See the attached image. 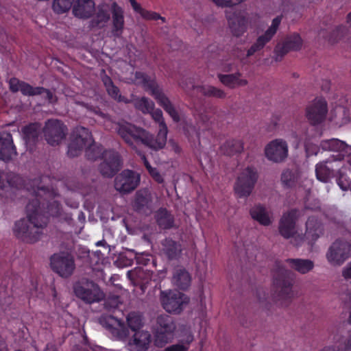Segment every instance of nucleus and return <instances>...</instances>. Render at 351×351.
<instances>
[{"instance_id": "obj_1", "label": "nucleus", "mask_w": 351, "mask_h": 351, "mask_svg": "<svg viewBox=\"0 0 351 351\" xmlns=\"http://www.w3.org/2000/svg\"><path fill=\"white\" fill-rule=\"evenodd\" d=\"M40 204L37 197L30 200L26 206L27 219L15 222L14 235L24 242L33 243L38 241L47 226L48 216L42 213Z\"/></svg>"}, {"instance_id": "obj_2", "label": "nucleus", "mask_w": 351, "mask_h": 351, "mask_svg": "<svg viewBox=\"0 0 351 351\" xmlns=\"http://www.w3.org/2000/svg\"><path fill=\"white\" fill-rule=\"evenodd\" d=\"M321 148L324 151L336 153L328 158L334 161H346L349 165L343 164L339 169L337 183L343 191H351V146L337 138L322 141Z\"/></svg>"}, {"instance_id": "obj_3", "label": "nucleus", "mask_w": 351, "mask_h": 351, "mask_svg": "<svg viewBox=\"0 0 351 351\" xmlns=\"http://www.w3.org/2000/svg\"><path fill=\"white\" fill-rule=\"evenodd\" d=\"M115 130L123 141L132 148L143 145L154 150L161 149L158 147L155 137L143 128L131 123L121 122L116 125Z\"/></svg>"}, {"instance_id": "obj_4", "label": "nucleus", "mask_w": 351, "mask_h": 351, "mask_svg": "<svg viewBox=\"0 0 351 351\" xmlns=\"http://www.w3.org/2000/svg\"><path fill=\"white\" fill-rule=\"evenodd\" d=\"M134 78L136 82L141 84L144 89L149 92L167 113L175 122L180 121V116L173 104L169 97L164 93L162 88L159 86L154 78H152L147 74L142 71H136Z\"/></svg>"}, {"instance_id": "obj_5", "label": "nucleus", "mask_w": 351, "mask_h": 351, "mask_svg": "<svg viewBox=\"0 0 351 351\" xmlns=\"http://www.w3.org/2000/svg\"><path fill=\"white\" fill-rule=\"evenodd\" d=\"M273 286L278 300L290 299L292 295V287L294 282L293 273L285 267L281 261H276L271 270Z\"/></svg>"}, {"instance_id": "obj_6", "label": "nucleus", "mask_w": 351, "mask_h": 351, "mask_svg": "<svg viewBox=\"0 0 351 351\" xmlns=\"http://www.w3.org/2000/svg\"><path fill=\"white\" fill-rule=\"evenodd\" d=\"M8 84L10 90L13 93L20 91L23 95L29 97L44 95V99L49 103L54 104L57 101V98L53 93L49 89L43 86L34 87L29 83L14 77L9 80Z\"/></svg>"}, {"instance_id": "obj_7", "label": "nucleus", "mask_w": 351, "mask_h": 351, "mask_svg": "<svg viewBox=\"0 0 351 351\" xmlns=\"http://www.w3.org/2000/svg\"><path fill=\"white\" fill-rule=\"evenodd\" d=\"M176 323L172 316L163 314L157 317L155 325V343L162 347L173 337L176 330Z\"/></svg>"}, {"instance_id": "obj_8", "label": "nucleus", "mask_w": 351, "mask_h": 351, "mask_svg": "<svg viewBox=\"0 0 351 351\" xmlns=\"http://www.w3.org/2000/svg\"><path fill=\"white\" fill-rule=\"evenodd\" d=\"M73 291L77 298L87 304L99 302L103 298L99 286L86 278L76 282L73 285Z\"/></svg>"}, {"instance_id": "obj_9", "label": "nucleus", "mask_w": 351, "mask_h": 351, "mask_svg": "<svg viewBox=\"0 0 351 351\" xmlns=\"http://www.w3.org/2000/svg\"><path fill=\"white\" fill-rule=\"evenodd\" d=\"M258 173L256 168L247 167L237 177L234 190L239 197H247L252 192L258 180Z\"/></svg>"}, {"instance_id": "obj_10", "label": "nucleus", "mask_w": 351, "mask_h": 351, "mask_svg": "<svg viewBox=\"0 0 351 351\" xmlns=\"http://www.w3.org/2000/svg\"><path fill=\"white\" fill-rule=\"evenodd\" d=\"M51 269L62 278L70 277L75 269V258L68 252H60L50 257Z\"/></svg>"}, {"instance_id": "obj_11", "label": "nucleus", "mask_w": 351, "mask_h": 351, "mask_svg": "<svg viewBox=\"0 0 351 351\" xmlns=\"http://www.w3.org/2000/svg\"><path fill=\"white\" fill-rule=\"evenodd\" d=\"M93 141L88 129L82 126L76 127L73 131L71 142L68 145V156L71 158L78 156L83 149L88 147Z\"/></svg>"}, {"instance_id": "obj_12", "label": "nucleus", "mask_w": 351, "mask_h": 351, "mask_svg": "<svg viewBox=\"0 0 351 351\" xmlns=\"http://www.w3.org/2000/svg\"><path fill=\"white\" fill-rule=\"evenodd\" d=\"M43 132L47 143L56 146L66 138L67 128L58 119H49L45 122Z\"/></svg>"}, {"instance_id": "obj_13", "label": "nucleus", "mask_w": 351, "mask_h": 351, "mask_svg": "<svg viewBox=\"0 0 351 351\" xmlns=\"http://www.w3.org/2000/svg\"><path fill=\"white\" fill-rule=\"evenodd\" d=\"M160 302L163 308L169 312L180 313L184 308V306L189 302V298L185 294L179 291L160 292Z\"/></svg>"}, {"instance_id": "obj_14", "label": "nucleus", "mask_w": 351, "mask_h": 351, "mask_svg": "<svg viewBox=\"0 0 351 351\" xmlns=\"http://www.w3.org/2000/svg\"><path fill=\"white\" fill-rule=\"evenodd\" d=\"M101 159H103V162L99 165V170L104 177H113L121 168V156L114 150H106Z\"/></svg>"}, {"instance_id": "obj_15", "label": "nucleus", "mask_w": 351, "mask_h": 351, "mask_svg": "<svg viewBox=\"0 0 351 351\" xmlns=\"http://www.w3.org/2000/svg\"><path fill=\"white\" fill-rule=\"evenodd\" d=\"M351 254V245L344 241L336 240L330 246L326 257L329 263L334 265H341Z\"/></svg>"}, {"instance_id": "obj_16", "label": "nucleus", "mask_w": 351, "mask_h": 351, "mask_svg": "<svg viewBox=\"0 0 351 351\" xmlns=\"http://www.w3.org/2000/svg\"><path fill=\"white\" fill-rule=\"evenodd\" d=\"M264 152L267 160L275 163H280L288 156V145L283 139H274L265 146Z\"/></svg>"}, {"instance_id": "obj_17", "label": "nucleus", "mask_w": 351, "mask_h": 351, "mask_svg": "<svg viewBox=\"0 0 351 351\" xmlns=\"http://www.w3.org/2000/svg\"><path fill=\"white\" fill-rule=\"evenodd\" d=\"M140 182V177L134 171L125 169L117 176L114 188L121 193H130L134 190Z\"/></svg>"}, {"instance_id": "obj_18", "label": "nucleus", "mask_w": 351, "mask_h": 351, "mask_svg": "<svg viewBox=\"0 0 351 351\" xmlns=\"http://www.w3.org/2000/svg\"><path fill=\"white\" fill-rule=\"evenodd\" d=\"M327 112V102L322 98H315L306 110V117L313 125L322 123L326 119Z\"/></svg>"}, {"instance_id": "obj_19", "label": "nucleus", "mask_w": 351, "mask_h": 351, "mask_svg": "<svg viewBox=\"0 0 351 351\" xmlns=\"http://www.w3.org/2000/svg\"><path fill=\"white\" fill-rule=\"evenodd\" d=\"M282 21V16H278L272 20L271 26L267 29L264 34L258 37L256 41L250 47L247 51V56L250 57L256 52L261 50L265 45L269 43L276 34Z\"/></svg>"}, {"instance_id": "obj_20", "label": "nucleus", "mask_w": 351, "mask_h": 351, "mask_svg": "<svg viewBox=\"0 0 351 351\" xmlns=\"http://www.w3.org/2000/svg\"><path fill=\"white\" fill-rule=\"evenodd\" d=\"M300 216L298 209H291L283 214L279 223L280 234L285 239H289L296 233L295 224Z\"/></svg>"}, {"instance_id": "obj_21", "label": "nucleus", "mask_w": 351, "mask_h": 351, "mask_svg": "<svg viewBox=\"0 0 351 351\" xmlns=\"http://www.w3.org/2000/svg\"><path fill=\"white\" fill-rule=\"evenodd\" d=\"M101 322L112 335L118 339H125L129 335V330L121 319L107 315L101 318Z\"/></svg>"}, {"instance_id": "obj_22", "label": "nucleus", "mask_w": 351, "mask_h": 351, "mask_svg": "<svg viewBox=\"0 0 351 351\" xmlns=\"http://www.w3.org/2000/svg\"><path fill=\"white\" fill-rule=\"evenodd\" d=\"M226 19L232 34L237 37L243 35L247 30L248 21L241 11H226Z\"/></svg>"}, {"instance_id": "obj_23", "label": "nucleus", "mask_w": 351, "mask_h": 351, "mask_svg": "<svg viewBox=\"0 0 351 351\" xmlns=\"http://www.w3.org/2000/svg\"><path fill=\"white\" fill-rule=\"evenodd\" d=\"M302 45V40L298 34L287 36L282 45L278 44L275 48L276 60H280L290 51L300 50Z\"/></svg>"}, {"instance_id": "obj_24", "label": "nucleus", "mask_w": 351, "mask_h": 351, "mask_svg": "<svg viewBox=\"0 0 351 351\" xmlns=\"http://www.w3.org/2000/svg\"><path fill=\"white\" fill-rule=\"evenodd\" d=\"M16 155L12 134L7 132H0V160L8 162Z\"/></svg>"}, {"instance_id": "obj_25", "label": "nucleus", "mask_w": 351, "mask_h": 351, "mask_svg": "<svg viewBox=\"0 0 351 351\" xmlns=\"http://www.w3.org/2000/svg\"><path fill=\"white\" fill-rule=\"evenodd\" d=\"M22 132L27 149L33 152L41 134V125L38 123H31L23 127Z\"/></svg>"}, {"instance_id": "obj_26", "label": "nucleus", "mask_w": 351, "mask_h": 351, "mask_svg": "<svg viewBox=\"0 0 351 351\" xmlns=\"http://www.w3.org/2000/svg\"><path fill=\"white\" fill-rule=\"evenodd\" d=\"M152 119L158 123L159 131L157 136L155 137L156 141L158 142V147L163 148L167 143V137L168 129L163 118L162 112L160 109L153 110L149 112Z\"/></svg>"}, {"instance_id": "obj_27", "label": "nucleus", "mask_w": 351, "mask_h": 351, "mask_svg": "<svg viewBox=\"0 0 351 351\" xmlns=\"http://www.w3.org/2000/svg\"><path fill=\"white\" fill-rule=\"evenodd\" d=\"M151 342V335L148 332H135L133 338L127 345L130 351H145L148 349Z\"/></svg>"}, {"instance_id": "obj_28", "label": "nucleus", "mask_w": 351, "mask_h": 351, "mask_svg": "<svg viewBox=\"0 0 351 351\" xmlns=\"http://www.w3.org/2000/svg\"><path fill=\"white\" fill-rule=\"evenodd\" d=\"M95 10L93 0H77L73 5V14L79 19L90 18Z\"/></svg>"}, {"instance_id": "obj_29", "label": "nucleus", "mask_w": 351, "mask_h": 351, "mask_svg": "<svg viewBox=\"0 0 351 351\" xmlns=\"http://www.w3.org/2000/svg\"><path fill=\"white\" fill-rule=\"evenodd\" d=\"M112 14V34L114 37L121 36L124 28V16L123 9L116 2L111 4Z\"/></svg>"}, {"instance_id": "obj_30", "label": "nucleus", "mask_w": 351, "mask_h": 351, "mask_svg": "<svg viewBox=\"0 0 351 351\" xmlns=\"http://www.w3.org/2000/svg\"><path fill=\"white\" fill-rule=\"evenodd\" d=\"M161 252L168 260H176L182 252V245L171 238H166L161 241Z\"/></svg>"}, {"instance_id": "obj_31", "label": "nucleus", "mask_w": 351, "mask_h": 351, "mask_svg": "<svg viewBox=\"0 0 351 351\" xmlns=\"http://www.w3.org/2000/svg\"><path fill=\"white\" fill-rule=\"evenodd\" d=\"M134 208L136 211L146 215L152 212V199L149 193L146 191H138L136 193L134 202Z\"/></svg>"}, {"instance_id": "obj_32", "label": "nucleus", "mask_w": 351, "mask_h": 351, "mask_svg": "<svg viewBox=\"0 0 351 351\" xmlns=\"http://www.w3.org/2000/svg\"><path fill=\"white\" fill-rule=\"evenodd\" d=\"M333 162L330 158H327L316 165L315 174L317 180L326 183L334 177V167L331 165Z\"/></svg>"}, {"instance_id": "obj_33", "label": "nucleus", "mask_w": 351, "mask_h": 351, "mask_svg": "<svg viewBox=\"0 0 351 351\" xmlns=\"http://www.w3.org/2000/svg\"><path fill=\"white\" fill-rule=\"evenodd\" d=\"M157 225L163 230H169L174 226L173 215L165 208H160L154 215Z\"/></svg>"}, {"instance_id": "obj_34", "label": "nucleus", "mask_w": 351, "mask_h": 351, "mask_svg": "<svg viewBox=\"0 0 351 351\" xmlns=\"http://www.w3.org/2000/svg\"><path fill=\"white\" fill-rule=\"evenodd\" d=\"M172 282L178 289L184 291L191 285V276L185 269L178 268L174 271Z\"/></svg>"}, {"instance_id": "obj_35", "label": "nucleus", "mask_w": 351, "mask_h": 351, "mask_svg": "<svg viewBox=\"0 0 351 351\" xmlns=\"http://www.w3.org/2000/svg\"><path fill=\"white\" fill-rule=\"evenodd\" d=\"M241 73L237 72L232 74H218L219 81L230 88L244 86L248 84L247 80L241 79Z\"/></svg>"}, {"instance_id": "obj_36", "label": "nucleus", "mask_w": 351, "mask_h": 351, "mask_svg": "<svg viewBox=\"0 0 351 351\" xmlns=\"http://www.w3.org/2000/svg\"><path fill=\"white\" fill-rule=\"evenodd\" d=\"M323 232L322 224L317 217L311 216L306 222V233L313 241H316Z\"/></svg>"}, {"instance_id": "obj_37", "label": "nucleus", "mask_w": 351, "mask_h": 351, "mask_svg": "<svg viewBox=\"0 0 351 351\" xmlns=\"http://www.w3.org/2000/svg\"><path fill=\"white\" fill-rule=\"evenodd\" d=\"M285 261L291 269L302 274H307L314 267L313 261L309 259L287 258Z\"/></svg>"}, {"instance_id": "obj_38", "label": "nucleus", "mask_w": 351, "mask_h": 351, "mask_svg": "<svg viewBox=\"0 0 351 351\" xmlns=\"http://www.w3.org/2000/svg\"><path fill=\"white\" fill-rule=\"evenodd\" d=\"M21 178L14 173H0V189L12 190L21 184Z\"/></svg>"}, {"instance_id": "obj_39", "label": "nucleus", "mask_w": 351, "mask_h": 351, "mask_svg": "<svg viewBox=\"0 0 351 351\" xmlns=\"http://www.w3.org/2000/svg\"><path fill=\"white\" fill-rule=\"evenodd\" d=\"M250 213L253 219L256 220L263 226H267L271 223L265 208L261 204L253 206L250 209Z\"/></svg>"}, {"instance_id": "obj_40", "label": "nucleus", "mask_w": 351, "mask_h": 351, "mask_svg": "<svg viewBox=\"0 0 351 351\" xmlns=\"http://www.w3.org/2000/svg\"><path fill=\"white\" fill-rule=\"evenodd\" d=\"M220 149L225 155L233 156L243 152V143L238 139L228 140L220 147Z\"/></svg>"}, {"instance_id": "obj_41", "label": "nucleus", "mask_w": 351, "mask_h": 351, "mask_svg": "<svg viewBox=\"0 0 351 351\" xmlns=\"http://www.w3.org/2000/svg\"><path fill=\"white\" fill-rule=\"evenodd\" d=\"M299 177L298 170L287 169L282 171L280 180L285 188H293L296 186Z\"/></svg>"}, {"instance_id": "obj_42", "label": "nucleus", "mask_w": 351, "mask_h": 351, "mask_svg": "<svg viewBox=\"0 0 351 351\" xmlns=\"http://www.w3.org/2000/svg\"><path fill=\"white\" fill-rule=\"evenodd\" d=\"M110 19L109 10L104 5H99L95 18L92 20L93 27H103Z\"/></svg>"}, {"instance_id": "obj_43", "label": "nucleus", "mask_w": 351, "mask_h": 351, "mask_svg": "<svg viewBox=\"0 0 351 351\" xmlns=\"http://www.w3.org/2000/svg\"><path fill=\"white\" fill-rule=\"evenodd\" d=\"M134 108L143 114L151 112L154 108V103L146 97H136L133 99Z\"/></svg>"}, {"instance_id": "obj_44", "label": "nucleus", "mask_w": 351, "mask_h": 351, "mask_svg": "<svg viewBox=\"0 0 351 351\" xmlns=\"http://www.w3.org/2000/svg\"><path fill=\"white\" fill-rule=\"evenodd\" d=\"M106 149L100 144H97L93 141L85 149L86 157L90 160H96L103 158V154Z\"/></svg>"}, {"instance_id": "obj_45", "label": "nucleus", "mask_w": 351, "mask_h": 351, "mask_svg": "<svg viewBox=\"0 0 351 351\" xmlns=\"http://www.w3.org/2000/svg\"><path fill=\"white\" fill-rule=\"evenodd\" d=\"M196 88L198 92L206 97L223 99L226 96L223 90L213 86H199Z\"/></svg>"}, {"instance_id": "obj_46", "label": "nucleus", "mask_w": 351, "mask_h": 351, "mask_svg": "<svg viewBox=\"0 0 351 351\" xmlns=\"http://www.w3.org/2000/svg\"><path fill=\"white\" fill-rule=\"evenodd\" d=\"M74 4V0H53L52 8L57 14L68 12Z\"/></svg>"}, {"instance_id": "obj_47", "label": "nucleus", "mask_w": 351, "mask_h": 351, "mask_svg": "<svg viewBox=\"0 0 351 351\" xmlns=\"http://www.w3.org/2000/svg\"><path fill=\"white\" fill-rule=\"evenodd\" d=\"M127 322L128 327L134 332L138 331L143 326L141 316L136 312H131L128 315Z\"/></svg>"}, {"instance_id": "obj_48", "label": "nucleus", "mask_w": 351, "mask_h": 351, "mask_svg": "<svg viewBox=\"0 0 351 351\" xmlns=\"http://www.w3.org/2000/svg\"><path fill=\"white\" fill-rule=\"evenodd\" d=\"M62 206L59 202L52 200L47 203V210L45 212L49 216L58 217L60 215Z\"/></svg>"}, {"instance_id": "obj_49", "label": "nucleus", "mask_w": 351, "mask_h": 351, "mask_svg": "<svg viewBox=\"0 0 351 351\" xmlns=\"http://www.w3.org/2000/svg\"><path fill=\"white\" fill-rule=\"evenodd\" d=\"M121 304V298L119 295H108L104 301V307L108 311L116 309Z\"/></svg>"}, {"instance_id": "obj_50", "label": "nucleus", "mask_w": 351, "mask_h": 351, "mask_svg": "<svg viewBox=\"0 0 351 351\" xmlns=\"http://www.w3.org/2000/svg\"><path fill=\"white\" fill-rule=\"evenodd\" d=\"M141 16L145 20L157 21L160 19L162 23H165L166 21L165 18L161 16L158 13L153 11H149L145 9H144Z\"/></svg>"}, {"instance_id": "obj_51", "label": "nucleus", "mask_w": 351, "mask_h": 351, "mask_svg": "<svg viewBox=\"0 0 351 351\" xmlns=\"http://www.w3.org/2000/svg\"><path fill=\"white\" fill-rule=\"evenodd\" d=\"M346 30V27L344 25L336 27L335 29L333 31L332 35L328 38V40L331 43L337 42L343 36Z\"/></svg>"}, {"instance_id": "obj_52", "label": "nucleus", "mask_w": 351, "mask_h": 351, "mask_svg": "<svg viewBox=\"0 0 351 351\" xmlns=\"http://www.w3.org/2000/svg\"><path fill=\"white\" fill-rule=\"evenodd\" d=\"M216 5L221 8H232L245 0H211Z\"/></svg>"}, {"instance_id": "obj_53", "label": "nucleus", "mask_w": 351, "mask_h": 351, "mask_svg": "<svg viewBox=\"0 0 351 351\" xmlns=\"http://www.w3.org/2000/svg\"><path fill=\"white\" fill-rule=\"evenodd\" d=\"M148 172L150 176L154 179L155 182H156L158 184L164 183V178L156 168L152 167L151 169L148 171Z\"/></svg>"}, {"instance_id": "obj_54", "label": "nucleus", "mask_w": 351, "mask_h": 351, "mask_svg": "<svg viewBox=\"0 0 351 351\" xmlns=\"http://www.w3.org/2000/svg\"><path fill=\"white\" fill-rule=\"evenodd\" d=\"M108 94L114 100H117L119 97H120V90L117 86L114 84L110 86V87L106 88Z\"/></svg>"}, {"instance_id": "obj_55", "label": "nucleus", "mask_w": 351, "mask_h": 351, "mask_svg": "<svg viewBox=\"0 0 351 351\" xmlns=\"http://www.w3.org/2000/svg\"><path fill=\"white\" fill-rule=\"evenodd\" d=\"M189 346L181 343H176L167 347L164 351H188Z\"/></svg>"}, {"instance_id": "obj_56", "label": "nucleus", "mask_w": 351, "mask_h": 351, "mask_svg": "<svg viewBox=\"0 0 351 351\" xmlns=\"http://www.w3.org/2000/svg\"><path fill=\"white\" fill-rule=\"evenodd\" d=\"M318 147L314 145H305V150L308 156L312 155H317L318 152Z\"/></svg>"}, {"instance_id": "obj_57", "label": "nucleus", "mask_w": 351, "mask_h": 351, "mask_svg": "<svg viewBox=\"0 0 351 351\" xmlns=\"http://www.w3.org/2000/svg\"><path fill=\"white\" fill-rule=\"evenodd\" d=\"M129 1H130V3L131 6L132 7L133 10H134L136 12H137V13H138V14H142V12H143V11L144 10V8H143L141 6V5L136 2V0H129Z\"/></svg>"}, {"instance_id": "obj_58", "label": "nucleus", "mask_w": 351, "mask_h": 351, "mask_svg": "<svg viewBox=\"0 0 351 351\" xmlns=\"http://www.w3.org/2000/svg\"><path fill=\"white\" fill-rule=\"evenodd\" d=\"M129 1H130V3L131 6L132 7L133 10H134L136 12H137V13H138V14H142V12H143V11L144 10V8H143L141 6V5L136 2V0H129Z\"/></svg>"}, {"instance_id": "obj_59", "label": "nucleus", "mask_w": 351, "mask_h": 351, "mask_svg": "<svg viewBox=\"0 0 351 351\" xmlns=\"http://www.w3.org/2000/svg\"><path fill=\"white\" fill-rule=\"evenodd\" d=\"M342 275L346 279H351V262L343 269Z\"/></svg>"}, {"instance_id": "obj_60", "label": "nucleus", "mask_w": 351, "mask_h": 351, "mask_svg": "<svg viewBox=\"0 0 351 351\" xmlns=\"http://www.w3.org/2000/svg\"><path fill=\"white\" fill-rule=\"evenodd\" d=\"M138 154L141 156V158L146 169L148 171L149 169H151L152 168V167L151 166L149 161L147 160L145 155L144 154H142L141 152H138Z\"/></svg>"}, {"instance_id": "obj_61", "label": "nucleus", "mask_w": 351, "mask_h": 351, "mask_svg": "<svg viewBox=\"0 0 351 351\" xmlns=\"http://www.w3.org/2000/svg\"><path fill=\"white\" fill-rule=\"evenodd\" d=\"M103 82H104V84L106 88L110 87V86L114 85V83H113L112 79L108 76H106L103 78Z\"/></svg>"}, {"instance_id": "obj_62", "label": "nucleus", "mask_w": 351, "mask_h": 351, "mask_svg": "<svg viewBox=\"0 0 351 351\" xmlns=\"http://www.w3.org/2000/svg\"><path fill=\"white\" fill-rule=\"evenodd\" d=\"M68 186L73 191H80L82 190V186L80 183H77L76 184H73L70 181L67 182Z\"/></svg>"}, {"instance_id": "obj_63", "label": "nucleus", "mask_w": 351, "mask_h": 351, "mask_svg": "<svg viewBox=\"0 0 351 351\" xmlns=\"http://www.w3.org/2000/svg\"><path fill=\"white\" fill-rule=\"evenodd\" d=\"M193 341V335L192 334H189L184 342L182 344L184 346H188L189 347L190 343Z\"/></svg>"}, {"instance_id": "obj_64", "label": "nucleus", "mask_w": 351, "mask_h": 351, "mask_svg": "<svg viewBox=\"0 0 351 351\" xmlns=\"http://www.w3.org/2000/svg\"><path fill=\"white\" fill-rule=\"evenodd\" d=\"M44 351H58V350L54 345H53L51 343H48V344H47L46 348Z\"/></svg>"}]
</instances>
